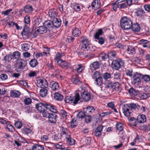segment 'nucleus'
<instances>
[{"instance_id":"1","label":"nucleus","mask_w":150,"mask_h":150,"mask_svg":"<svg viewBox=\"0 0 150 150\" xmlns=\"http://www.w3.org/2000/svg\"><path fill=\"white\" fill-rule=\"evenodd\" d=\"M36 107L40 112L45 111L46 109L49 110L54 113L57 112L56 108L53 105L49 103H40L37 104Z\"/></svg>"},{"instance_id":"2","label":"nucleus","mask_w":150,"mask_h":150,"mask_svg":"<svg viewBox=\"0 0 150 150\" xmlns=\"http://www.w3.org/2000/svg\"><path fill=\"white\" fill-rule=\"evenodd\" d=\"M88 86L86 84H83L81 87V90H80L81 97L80 96V99L81 98L86 101L89 100L91 98V95L87 89Z\"/></svg>"},{"instance_id":"3","label":"nucleus","mask_w":150,"mask_h":150,"mask_svg":"<svg viewBox=\"0 0 150 150\" xmlns=\"http://www.w3.org/2000/svg\"><path fill=\"white\" fill-rule=\"evenodd\" d=\"M121 27L124 30H128L131 28L132 22L129 18L126 16L121 18L120 20Z\"/></svg>"},{"instance_id":"4","label":"nucleus","mask_w":150,"mask_h":150,"mask_svg":"<svg viewBox=\"0 0 150 150\" xmlns=\"http://www.w3.org/2000/svg\"><path fill=\"white\" fill-rule=\"evenodd\" d=\"M120 85L118 82H116L113 83H109L106 88L109 93H115L116 92H120L121 89L120 87Z\"/></svg>"},{"instance_id":"5","label":"nucleus","mask_w":150,"mask_h":150,"mask_svg":"<svg viewBox=\"0 0 150 150\" xmlns=\"http://www.w3.org/2000/svg\"><path fill=\"white\" fill-rule=\"evenodd\" d=\"M79 100L80 95L78 93H76L74 97L67 96L64 99L66 103L70 104L73 103L74 105L76 104Z\"/></svg>"},{"instance_id":"6","label":"nucleus","mask_w":150,"mask_h":150,"mask_svg":"<svg viewBox=\"0 0 150 150\" xmlns=\"http://www.w3.org/2000/svg\"><path fill=\"white\" fill-rule=\"evenodd\" d=\"M80 39L81 40L82 43L81 49L85 51L89 50L92 46L90 44L87 38L82 36L81 37Z\"/></svg>"},{"instance_id":"7","label":"nucleus","mask_w":150,"mask_h":150,"mask_svg":"<svg viewBox=\"0 0 150 150\" xmlns=\"http://www.w3.org/2000/svg\"><path fill=\"white\" fill-rule=\"evenodd\" d=\"M37 86L40 88L48 87V83L47 80L45 79L42 77H38L36 79Z\"/></svg>"},{"instance_id":"8","label":"nucleus","mask_w":150,"mask_h":150,"mask_svg":"<svg viewBox=\"0 0 150 150\" xmlns=\"http://www.w3.org/2000/svg\"><path fill=\"white\" fill-rule=\"evenodd\" d=\"M124 62L123 60L121 59H119L113 61L112 64V67L115 70H118L121 66L123 65Z\"/></svg>"},{"instance_id":"9","label":"nucleus","mask_w":150,"mask_h":150,"mask_svg":"<svg viewBox=\"0 0 150 150\" xmlns=\"http://www.w3.org/2000/svg\"><path fill=\"white\" fill-rule=\"evenodd\" d=\"M32 31V29H30L28 27H25L22 32V35L23 38L26 39L31 35Z\"/></svg>"},{"instance_id":"10","label":"nucleus","mask_w":150,"mask_h":150,"mask_svg":"<svg viewBox=\"0 0 150 150\" xmlns=\"http://www.w3.org/2000/svg\"><path fill=\"white\" fill-rule=\"evenodd\" d=\"M142 74H140L136 73L133 76L132 82L134 85H138L141 81Z\"/></svg>"},{"instance_id":"11","label":"nucleus","mask_w":150,"mask_h":150,"mask_svg":"<svg viewBox=\"0 0 150 150\" xmlns=\"http://www.w3.org/2000/svg\"><path fill=\"white\" fill-rule=\"evenodd\" d=\"M122 110L124 115L127 117L130 116L132 114L131 110H130L129 106L127 104L122 105Z\"/></svg>"},{"instance_id":"12","label":"nucleus","mask_w":150,"mask_h":150,"mask_svg":"<svg viewBox=\"0 0 150 150\" xmlns=\"http://www.w3.org/2000/svg\"><path fill=\"white\" fill-rule=\"evenodd\" d=\"M25 61L22 59L17 60L15 67L17 69H22L24 68L25 66Z\"/></svg>"},{"instance_id":"13","label":"nucleus","mask_w":150,"mask_h":150,"mask_svg":"<svg viewBox=\"0 0 150 150\" xmlns=\"http://www.w3.org/2000/svg\"><path fill=\"white\" fill-rule=\"evenodd\" d=\"M61 131L62 136L65 138V139L69 137L71 135L69 132L67 128L62 127L61 129Z\"/></svg>"},{"instance_id":"14","label":"nucleus","mask_w":150,"mask_h":150,"mask_svg":"<svg viewBox=\"0 0 150 150\" xmlns=\"http://www.w3.org/2000/svg\"><path fill=\"white\" fill-rule=\"evenodd\" d=\"M47 28L45 26H40L38 27L35 30L36 33L43 34L47 32Z\"/></svg>"},{"instance_id":"15","label":"nucleus","mask_w":150,"mask_h":150,"mask_svg":"<svg viewBox=\"0 0 150 150\" xmlns=\"http://www.w3.org/2000/svg\"><path fill=\"white\" fill-rule=\"evenodd\" d=\"M135 13L136 16L139 18L146 16L145 12L142 8H138L137 9Z\"/></svg>"},{"instance_id":"16","label":"nucleus","mask_w":150,"mask_h":150,"mask_svg":"<svg viewBox=\"0 0 150 150\" xmlns=\"http://www.w3.org/2000/svg\"><path fill=\"white\" fill-rule=\"evenodd\" d=\"M57 117V115L55 114L50 113L48 117V121L51 123H55L57 121L56 119Z\"/></svg>"},{"instance_id":"17","label":"nucleus","mask_w":150,"mask_h":150,"mask_svg":"<svg viewBox=\"0 0 150 150\" xmlns=\"http://www.w3.org/2000/svg\"><path fill=\"white\" fill-rule=\"evenodd\" d=\"M44 25L49 30H51L54 28L52 21L50 20L45 21L44 23Z\"/></svg>"},{"instance_id":"18","label":"nucleus","mask_w":150,"mask_h":150,"mask_svg":"<svg viewBox=\"0 0 150 150\" xmlns=\"http://www.w3.org/2000/svg\"><path fill=\"white\" fill-rule=\"evenodd\" d=\"M52 22L54 27L58 28L60 27L61 24V21L59 18H54Z\"/></svg>"},{"instance_id":"19","label":"nucleus","mask_w":150,"mask_h":150,"mask_svg":"<svg viewBox=\"0 0 150 150\" xmlns=\"http://www.w3.org/2000/svg\"><path fill=\"white\" fill-rule=\"evenodd\" d=\"M48 14L50 17L55 18L58 15V12L57 10L55 8L50 9L49 11Z\"/></svg>"},{"instance_id":"20","label":"nucleus","mask_w":150,"mask_h":150,"mask_svg":"<svg viewBox=\"0 0 150 150\" xmlns=\"http://www.w3.org/2000/svg\"><path fill=\"white\" fill-rule=\"evenodd\" d=\"M93 8L97 10L100 7V3L99 0H95L91 4Z\"/></svg>"},{"instance_id":"21","label":"nucleus","mask_w":150,"mask_h":150,"mask_svg":"<svg viewBox=\"0 0 150 150\" xmlns=\"http://www.w3.org/2000/svg\"><path fill=\"white\" fill-rule=\"evenodd\" d=\"M50 88L53 91L58 90L59 88L58 83L54 81H52L50 83Z\"/></svg>"},{"instance_id":"22","label":"nucleus","mask_w":150,"mask_h":150,"mask_svg":"<svg viewBox=\"0 0 150 150\" xmlns=\"http://www.w3.org/2000/svg\"><path fill=\"white\" fill-rule=\"evenodd\" d=\"M47 88H40L41 89H40L39 91V95L40 96L44 97L47 96L48 92Z\"/></svg>"},{"instance_id":"23","label":"nucleus","mask_w":150,"mask_h":150,"mask_svg":"<svg viewBox=\"0 0 150 150\" xmlns=\"http://www.w3.org/2000/svg\"><path fill=\"white\" fill-rule=\"evenodd\" d=\"M33 10L32 6L30 5H27L24 7L23 11L25 13H30Z\"/></svg>"},{"instance_id":"24","label":"nucleus","mask_w":150,"mask_h":150,"mask_svg":"<svg viewBox=\"0 0 150 150\" xmlns=\"http://www.w3.org/2000/svg\"><path fill=\"white\" fill-rule=\"evenodd\" d=\"M103 126H100L98 127L95 131L94 134L97 137H99L101 135V132L102 131Z\"/></svg>"},{"instance_id":"25","label":"nucleus","mask_w":150,"mask_h":150,"mask_svg":"<svg viewBox=\"0 0 150 150\" xmlns=\"http://www.w3.org/2000/svg\"><path fill=\"white\" fill-rule=\"evenodd\" d=\"M146 119L145 116L142 114L139 115L137 117V120L138 122L142 123L146 121Z\"/></svg>"},{"instance_id":"26","label":"nucleus","mask_w":150,"mask_h":150,"mask_svg":"<svg viewBox=\"0 0 150 150\" xmlns=\"http://www.w3.org/2000/svg\"><path fill=\"white\" fill-rule=\"evenodd\" d=\"M95 109L93 107L91 106H89L86 107L85 110L86 115L91 114L93 113L95 111Z\"/></svg>"},{"instance_id":"27","label":"nucleus","mask_w":150,"mask_h":150,"mask_svg":"<svg viewBox=\"0 0 150 150\" xmlns=\"http://www.w3.org/2000/svg\"><path fill=\"white\" fill-rule=\"evenodd\" d=\"M128 53L129 54H134L136 53V49L132 46H129L127 49Z\"/></svg>"},{"instance_id":"28","label":"nucleus","mask_w":150,"mask_h":150,"mask_svg":"<svg viewBox=\"0 0 150 150\" xmlns=\"http://www.w3.org/2000/svg\"><path fill=\"white\" fill-rule=\"evenodd\" d=\"M72 33L74 36L77 37L81 35V32L78 28H75L72 30Z\"/></svg>"},{"instance_id":"29","label":"nucleus","mask_w":150,"mask_h":150,"mask_svg":"<svg viewBox=\"0 0 150 150\" xmlns=\"http://www.w3.org/2000/svg\"><path fill=\"white\" fill-rule=\"evenodd\" d=\"M132 30L134 31L138 32L140 30V27L139 25L137 23L132 24L131 28Z\"/></svg>"},{"instance_id":"30","label":"nucleus","mask_w":150,"mask_h":150,"mask_svg":"<svg viewBox=\"0 0 150 150\" xmlns=\"http://www.w3.org/2000/svg\"><path fill=\"white\" fill-rule=\"evenodd\" d=\"M10 94L11 97L15 98L19 97L21 94V93L18 91L12 90L10 92Z\"/></svg>"},{"instance_id":"31","label":"nucleus","mask_w":150,"mask_h":150,"mask_svg":"<svg viewBox=\"0 0 150 150\" xmlns=\"http://www.w3.org/2000/svg\"><path fill=\"white\" fill-rule=\"evenodd\" d=\"M42 19L39 16H37L33 18V23L35 25H38L41 22Z\"/></svg>"},{"instance_id":"32","label":"nucleus","mask_w":150,"mask_h":150,"mask_svg":"<svg viewBox=\"0 0 150 150\" xmlns=\"http://www.w3.org/2000/svg\"><path fill=\"white\" fill-rule=\"evenodd\" d=\"M6 125L5 129L7 132H13L14 130V128L11 125L9 124H7Z\"/></svg>"},{"instance_id":"33","label":"nucleus","mask_w":150,"mask_h":150,"mask_svg":"<svg viewBox=\"0 0 150 150\" xmlns=\"http://www.w3.org/2000/svg\"><path fill=\"white\" fill-rule=\"evenodd\" d=\"M103 33V32L102 29H99L95 33L94 35V37L95 39H98L100 37V36Z\"/></svg>"},{"instance_id":"34","label":"nucleus","mask_w":150,"mask_h":150,"mask_svg":"<svg viewBox=\"0 0 150 150\" xmlns=\"http://www.w3.org/2000/svg\"><path fill=\"white\" fill-rule=\"evenodd\" d=\"M71 6L75 11H78L80 10L79 5L76 3H74L71 4Z\"/></svg>"},{"instance_id":"35","label":"nucleus","mask_w":150,"mask_h":150,"mask_svg":"<svg viewBox=\"0 0 150 150\" xmlns=\"http://www.w3.org/2000/svg\"><path fill=\"white\" fill-rule=\"evenodd\" d=\"M54 98L57 100L61 101L63 98V96L59 93H56L54 95Z\"/></svg>"},{"instance_id":"36","label":"nucleus","mask_w":150,"mask_h":150,"mask_svg":"<svg viewBox=\"0 0 150 150\" xmlns=\"http://www.w3.org/2000/svg\"><path fill=\"white\" fill-rule=\"evenodd\" d=\"M38 63L37 60L35 59H32L30 61L29 64L31 67H35L38 64Z\"/></svg>"},{"instance_id":"37","label":"nucleus","mask_w":150,"mask_h":150,"mask_svg":"<svg viewBox=\"0 0 150 150\" xmlns=\"http://www.w3.org/2000/svg\"><path fill=\"white\" fill-rule=\"evenodd\" d=\"M33 150H43L44 147L41 145L35 144L32 148Z\"/></svg>"},{"instance_id":"38","label":"nucleus","mask_w":150,"mask_h":150,"mask_svg":"<svg viewBox=\"0 0 150 150\" xmlns=\"http://www.w3.org/2000/svg\"><path fill=\"white\" fill-rule=\"evenodd\" d=\"M95 83L97 85L100 86L103 83V78L100 76L98 78L96 79H95Z\"/></svg>"},{"instance_id":"39","label":"nucleus","mask_w":150,"mask_h":150,"mask_svg":"<svg viewBox=\"0 0 150 150\" xmlns=\"http://www.w3.org/2000/svg\"><path fill=\"white\" fill-rule=\"evenodd\" d=\"M62 57V55L59 52H58L56 54L55 57L54 59L55 61L57 62V63H59V62L60 61H61V60H62L61 59V58Z\"/></svg>"},{"instance_id":"40","label":"nucleus","mask_w":150,"mask_h":150,"mask_svg":"<svg viewBox=\"0 0 150 150\" xmlns=\"http://www.w3.org/2000/svg\"><path fill=\"white\" fill-rule=\"evenodd\" d=\"M128 92L130 95L132 96H135L137 95L138 93V91L132 88H131L129 89Z\"/></svg>"},{"instance_id":"41","label":"nucleus","mask_w":150,"mask_h":150,"mask_svg":"<svg viewBox=\"0 0 150 150\" xmlns=\"http://www.w3.org/2000/svg\"><path fill=\"white\" fill-rule=\"evenodd\" d=\"M86 115V114L85 113V111H82L79 112L76 116L79 119H82L85 117Z\"/></svg>"},{"instance_id":"42","label":"nucleus","mask_w":150,"mask_h":150,"mask_svg":"<svg viewBox=\"0 0 150 150\" xmlns=\"http://www.w3.org/2000/svg\"><path fill=\"white\" fill-rule=\"evenodd\" d=\"M71 81L72 82L76 84H79L81 83V81L79 80L77 76L73 77L71 79Z\"/></svg>"},{"instance_id":"43","label":"nucleus","mask_w":150,"mask_h":150,"mask_svg":"<svg viewBox=\"0 0 150 150\" xmlns=\"http://www.w3.org/2000/svg\"><path fill=\"white\" fill-rule=\"evenodd\" d=\"M130 105V108L133 110H138L139 106L138 104L134 103H131L129 104Z\"/></svg>"},{"instance_id":"44","label":"nucleus","mask_w":150,"mask_h":150,"mask_svg":"<svg viewBox=\"0 0 150 150\" xmlns=\"http://www.w3.org/2000/svg\"><path fill=\"white\" fill-rule=\"evenodd\" d=\"M67 139V142L70 145H73L75 144V140L72 139L71 137V135L69 137H68L66 139Z\"/></svg>"},{"instance_id":"45","label":"nucleus","mask_w":150,"mask_h":150,"mask_svg":"<svg viewBox=\"0 0 150 150\" xmlns=\"http://www.w3.org/2000/svg\"><path fill=\"white\" fill-rule=\"evenodd\" d=\"M22 131L23 133L28 135L31 133L32 130L30 128L24 127L23 128Z\"/></svg>"},{"instance_id":"46","label":"nucleus","mask_w":150,"mask_h":150,"mask_svg":"<svg viewBox=\"0 0 150 150\" xmlns=\"http://www.w3.org/2000/svg\"><path fill=\"white\" fill-rule=\"evenodd\" d=\"M100 66V64L98 61H96L93 62L90 65L91 67H93L94 69H97L99 68Z\"/></svg>"},{"instance_id":"47","label":"nucleus","mask_w":150,"mask_h":150,"mask_svg":"<svg viewBox=\"0 0 150 150\" xmlns=\"http://www.w3.org/2000/svg\"><path fill=\"white\" fill-rule=\"evenodd\" d=\"M21 47L23 50L24 51H27L29 49L30 45L28 43H24L22 44Z\"/></svg>"},{"instance_id":"48","label":"nucleus","mask_w":150,"mask_h":150,"mask_svg":"<svg viewBox=\"0 0 150 150\" xmlns=\"http://www.w3.org/2000/svg\"><path fill=\"white\" fill-rule=\"evenodd\" d=\"M60 64L61 67L62 68L64 67H67L70 65V64L69 63L63 60H61Z\"/></svg>"},{"instance_id":"49","label":"nucleus","mask_w":150,"mask_h":150,"mask_svg":"<svg viewBox=\"0 0 150 150\" xmlns=\"http://www.w3.org/2000/svg\"><path fill=\"white\" fill-rule=\"evenodd\" d=\"M126 75L127 76L131 77L132 75L133 71L132 69H126L125 71Z\"/></svg>"},{"instance_id":"50","label":"nucleus","mask_w":150,"mask_h":150,"mask_svg":"<svg viewBox=\"0 0 150 150\" xmlns=\"http://www.w3.org/2000/svg\"><path fill=\"white\" fill-rule=\"evenodd\" d=\"M12 59V56L11 55H6L4 58V60L6 62H9L11 61Z\"/></svg>"},{"instance_id":"51","label":"nucleus","mask_w":150,"mask_h":150,"mask_svg":"<svg viewBox=\"0 0 150 150\" xmlns=\"http://www.w3.org/2000/svg\"><path fill=\"white\" fill-rule=\"evenodd\" d=\"M99 58L102 60H105V59L108 58V55L104 53H102L99 55Z\"/></svg>"},{"instance_id":"52","label":"nucleus","mask_w":150,"mask_h":150,"mask_svg":"<svg viewBox=\"0 0 150 150\" xmlns=\"http://www.w3.org/2000/svg\"><path fill=\"white\" fill-rule=\"evenodd\" d=\"M142 79L145 82H149L150 81V76L147 75L143 76L142 75Z\"/></svg>"},{"instance_id":"53","label":"nucleus","mask_w":150,"mask_h":150,"mask_svg":"<svg viewBox=\"0 0 150 150\" xmlns=\"http://www.w3.org/2000/svg\"><path fill=\"white\" fill-rule=\"evenodd\" d=\"M111 76V74L110 73H105L103 75V78L105 80L110 78Z\"/></svg>"},{"instance_id":"54","label":"nucleus","mask_w":150,"mask_h":150,"mask_svg":"<svg viewBox=\"0 0 150 150\" xmlns=\"http://www.w3.org/2000/svg\"><path fill=\"white\" fill-rule=\"evenodd\" d=\"M85 118V121L87 123H89L91 120V117L89 115H86Z\"/></svg>"},{"instance_id":"55","label":"nucleus","mask_w":150,"mask_h":150,"mask_svg":"<svg viewBox=\"0 0 150 150\" xmlns=\"http://www.w3.org/2000/svg\"><path fill=\"white\" fill-rule=\"evenodd\" d=\"M100 76V73L98 71H96L93 73L92 76V77L93 79H96L98 78Z\"/></svg>"},{"instance_id":"56","label":"nucleus","mask_w":150,"mask_h":150,"mask_svg":"<svg viewBox=\"0 0 150 150\" xmlns=\"http://www.w3.org/2000/svg\"><path fill=\"white\" fill-rule=\"evenodd\" d=\"M66 42H73L74 40V38L70 36H68L65 38Z\"/></svg>"},{"instance_id":"57","label":"nucleus","mask_w":150,"mask_h":150,"mask_svg":"<svg viewBox=\"0 0 150 150\" xmlns=\"http://www.w3.org/2000/svg\"><path fill=\"white\" fill-rule=\"evenodd\" d=\"M96 39L98 40V43L101 45H103L105 41V39L102 37L99 38L98 39Z\"/></svg>"},{"instance_id":"58","label":"nucleus","mask_w":150,"mask_h":150,"mask_svg":"<svg viewBox=\"0 0 150 150\" xmlns=\"http://www.w3.org/2000/svg\"><path fill=\"white\" fill-rule=\"evenodd\" d=\"M20 56V54L18 51H16L14 52L13 54L12 57L15 59L18 58Z\"/></svg>"},{"instance_id":"59","label":"nucleus","mask_w":150,"mask_h":150,"mask_svg":"<svg viewBox=\"0 0 150 150\" xmlns=\"http://www.w3.org/2000/svg\"><path fill=\"white\" fill-rule=\"evenodd\" d=\"M78 67L76 69V70L78 73H80L84 69V67L81 64H78Z\"/></svg>"},{"instance_id":"60","label":"nucleus","mask_w":150,"mask_h":150,"mask_svg":"<svg viewBox=\"0 0 150 150\" xmlns=\"http://www.w3.org/2000/svg\"><path fill=\"white\" fill-rule=\"evenodd\" d=\"M112 111H110L108 112H102L100 113V115L101 117H105L109 115L112 113Z\"/></svg>"},{"instance_id":"61","label":"nucleus","mask_w":150,"mask_h":150,"mask_svg":"<svg viewBox=\"0 0 150 150\" xmlns=\"http://www.w3.org/2000/svg\"><path fill=\"white\" fill-rule=\"evenodd\" d=\"M15 127L18 129H20L22 126V123L20 121L16 122L14 123Z\"/></svg>"},{"instance_id":"62","label":"nucleus","mask_w":150,"mask_h":150,"mask_svg":"<svg viewBox=\"0 0 150 150\" xmlns=\"http://www.w3.org/2000/svg\"><path fill=\"white\" fill-rule=\"evenodd\" d=\"M91 141V139L90 137H87L85 138L84 141V143L86 145H88L90 144Z\"/></svg>"},{"instance_id":"63","label":"nucleus","mask_w":150,"mask_h":150,"mask_svg":"<svg viewBox=\"0 0 150 150\" xmlns=\"http://www.w3.org/2000/svg\"><path fill=\"white\" fill-rule=\"evenodd\" d=\"M116 128L117 129L120 131H122L123 130V127L121 123L117 124L116 125Z\"/></svg>"},{"instance_id":"64","label":"nucleus","mask_w":150,"mask_h":150,"mask_svg":"<svg viewBox=\"0 0 150 150\" xmlns=\"http://www.w3.org/2000/svg\"><path fill=\"white\" fill-rule=\"evenodd\" d=\"M24 23L26 24H28L30 23V17L29 16H26L24 17Z\"/></svg>"}]
</instances>
